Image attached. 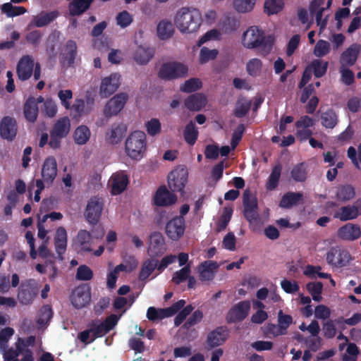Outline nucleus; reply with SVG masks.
<instances>
[{
    "label": "nucleus",
    "mask_w": 361,
    "mask_h": 361,
    "mask_svg": "<svg viewBox=\"0 0 361 361\" xmlns=\"http://www.w3.org/2000/svg\"><path fill=\"white\" fill-rule=\"evenodd\" d=\"M173 23L182 34L195 33L202 25L201 13L198 9L192 7H182L176 12Z\"/></svg>",
    "instance_id": "1"
},
{
    "label": "nucleus",
    "mask_w": 361,
    "mask_h": 361,
    "mask_svg": "<svg viewBox=\"0 0 361 361\" xmlns=\"http://www.w3.org/2000/svg\"><path fill=\"white\" fill-rule=\"evenodd\" d=\"M243 46L249 49L259 48L263 56L269 54L272 49V39L266 37L264 32L257 26L249 27L242 36Z\"/></svg>",
    "instance_id": "2"
},
{
    "label": "nucleus",
    "mask_w": 361,
    "mask_h": 361,
    "mask_svg": "<svg viewBox=\"0 0 361 361\" xmlns=\"http://www.w3.org/2000/svg\"><path fill=\"white\" fill-rule=\"evenodd\" d=\"M147 138L144 132L136 130L128 135L125 143L126 154L132 159L140 160L145 153Z\"/></svg>",
    "instance_id": "3"
},
{
    "label": "nucleus",
    "mask_w": 361,
    "mask_h": 361,
    "mask_svg": "<svg viewBox=\"0 0 361 361\" xmlns=\"http://www.w3.org/2000/svg\"><path fill=\"white\" fill-rule=\"evenodd\" d=\"M188 67L179 61H167L163 63L158 71L160 78L165 80H176L188 75Z\"/></svg>",
    "instance_id": "4"
},
{
    "label": "nucleus",
    "mask_w": 361,
    "mask_h": 361,
    "mask_svg": "<svg viewBox=\"0 0 361 361\" xmlns=\"http://www.w3.org/2000/svg\"><path fill=\"white\" fill-rule=\"evenodd\" d=\"M331 4L332 0H313L310 4V12L315 17L320 30L324 29L327 24L328 11Z\"/></svg>",
    "instance_id": "5"
},
{
    "label": "nucleus",
    "mask_w": 361,
    "mask_h": 361,
    "mask_svg": "<svg viewBox=\"0 0 361 361\" xmlns=\"http://www.w3.org/2000/svg\"><path fill=\"white\" fill-rule=\"evenodd\" d=\"M34 71L35 80H38L41 75L40 66L38 63H35L34 59L29 56H23L18 62L17 66V74L18 78L21 80H25L30 78Z\"/></svg>",
    "instance_id": "6"
},
{
    "label": "nucleus",
    "mask_w": 361,
    "mask_h": 361,
    "mask_svg": "<svg viewBox=\"0 0 361 361\" xmlns=\"http://www.w3.org/2000/svg\"><path fill=\"white\" fill-rule=\"evenodd\" d=\"M329 66V62L322 59H314L306 67L301 81L299 84V87H303L311 79L312 75L316 78H321L326 73Z\"/></svg>",
    "instance_id": "7"
},
{
    "label": "nucleus",
    "mask_w": 361,
    "mask_h": 361,
    "mask_svg": "<svg viewBox=\"0 0 361 361\" xmlns=\"http://www.w3.org/2000/svg\"><path fill=\"white\" fill-rule=\"evenodd\" d=\"M104 207V201L97 196L92 197L87 203L84 216L87 221L92 224H97L102 216Z\"/></svg>",
    "instance_id": "8"
},
{
    "label": "nucleus",
    "mask_w": 361,
    "mask_h": 361,
    "mask_svg": "<svg viewBox=\"0 0 361 361\" xmlns=\"http://www.w3.org/2000/svg\"><path fill=\"white\" fill-rule=\"evenodd\" d=\"M188 172L183 166L173 169L168 176V185L173 192H183L188 182Z\"/></svg>",
    "instance_id": "9"
},
{
    "label": "nucleus",
    "mask_w": 361,
    "mask_h": 361,
    "mask_svg": "<svg viewBox=\"0 0 361 361\" xmlns=\"http://www.w3.org/2000/svg\"><path fill=\"white\" fill-rule=\"evenodd\" d=\"M352 260L353 257L350 252L338 247H332L326 255L327 263L336 268L346 267Z\"/></svg>",
    "instance_id": "10"
},
{
    "label": "nucleus",
    "mask_w": 361,
    "mask_h": 361,
    "mask_svg": "<svg viewBox=\"0 0 361 361\" xmlns=\"http://www.w3.org/2000/svg\"><path fill=\"white\" fill-rule=\"evenodd\" d=\"M121 76L118 73H113L101 80L99 95L102 98H107L114 94L121 85Z\"/></svg>",
    "instance_id": "11"
},
{
    "label": "nucleus",
    "mask_w": 361,
    "mask_h": 361,
    "mask_svg": "<svg viewBox=\"0 0 361 361\" xmlns=\"http://www.w3.org/2000/svg\"><path fill=\"white\" fill-rule=\"evenodd\" d=\"M128 99V95L126 93H118L111 97L104 106V115L107 117L116 116L124 107Z\"/></svg>",
    "instance_id": "12"
},
{
    "label": "nucleus",
    "mask_w": 361,
    "mask_h": 361,
    "mask_svg": "<svg viewBox=\"0 0 361 361\" xmlns=\"http://www.w3.org/2000/svg\"><path fill=\"white\" fill-rule=\"evenodd\" d=\"M128 184V174L123 171H118L110 176L107 185L113 195L122 193Z\"/></svg>",
    "instance_id": "13"
},
{
    "label": "nucleus",
    "mask_w": 361,
    "mask_h": 361,
    "mask_svg": "<svg viewBox=\"0 0 361 361\" xmlns=\"http://www.w3.org/2000/svg\"><path fill=\"white\" fill-rule=\"evenodd\" d=\"M38 293L37 286L34 280H29L21 283L17 298L18 301L24 305H30Z\"/></svg>",
    "instance_id": "14"
},
{
    "label": "nucleus",
    "mask_w": 361,
    "mask_h": 361,
    "mask_svg": "<svg viewBox=\"0 0 361 361\" xmlns=\"http://www.w3.org/2000/svg\"><path fill=\"white\" fill-rule=\"evenodd\" d=\"M94 101L93 99L86 100L75 99L69 111L73 118L78 121L90 114L94 109Z\"/></svg>",
    "instance_id": "15"
},
{
    "label": "nucleus",
    "mask_w": 361,
    "mask_h": 361,
    "mask_svg": "<svg viewBox=\"0 0 361 361\" xmlns=\"http://www.w3.org/2000/svg\"><path fill=\"white\" fill-rule=\"evenodd\" d=\"M185 302L180 300L172 306L164 309H155L149 307L147 310V317L149 320H159L175 314L179 310L184 307Z\"/></svg>",
    "instance_id": "16"
},
{
    "label": "nucleus",
    "mask_w": 361,
    "mask_h": 361,
    "mask_svg": "<svg viewBox=\"0 0 361 361\" xmlns=\"http://www.w3.org/2000/svg\"><path fill=\"white\" fill-rule=\"evenodd\" d=\"M166 234L172 240H178L185 231V221L183 217L176 216L166 224Z\"/></svg>",
    "instance_id": "17"
},
{
    "label": "nucleus",
    "mask_w": 361,
    "mask_h": 361,
    "mask_svg": "<svg viewBox=\"0 0 361 361\" xmlns=\"http://www.w3.org/2000/svg\"><path fill=\"white\" fill-rule=\"evenodd\" d=\"M57 162L54 157H49L45 159L42 166L41 175L42 181L50 185L53 183L57 176Z\"/></svg>",
    "instance_id": "18"
},
{
    "label": "nucleus",
    "mask_w": 361,
    "mask_h": 361,
    "mask_svg": "<svg viewBox=\"0 0 361 361\" xmlns=\"http://www.w3.org/2000/svg\"><path fill=\"white\" fill-rule=\"evenodd\" d=\"M17 124L14 118L10 116H4L0 121L1 137L9 141H12L17 134Z\"/></svg>",
    "instance_id": "19"
},
{
    "label": "nucleus",
    "mask_w": 361,
    "mask_h": 361,
    "mask_svg": "<svg viewBox=\"0 0 361 361\" xmlns=\"http://www.w3.org/2000/svg\"><path fill=\"white\" fill-rule=\"evenodd\" d=\"M250 309L248 301H243L235 305L228 312L226 319L228 322H235L244 319Z\"/></svg>",
    "instance_id": "20"
},
{
    "label": "nucleus",
    "mask_w": 361,
    "mask_h": 361,
    "mask_svg": "<svg viewBox=\"0 0 361 361\" xmlns=\"http://www.w3.org/2000/svg\"><path fill=\"white\" fill-rule=\"evenodd\" d=\"M166 250L164 238L159 233H154L150 235L147 252L151 257H156L163 254Z\"/></svg>",
    "instance_id": "21"
},
{
    "label": "nucleus",
    "mask_w": 361,
    "mask_h": 361,
    "mask_svg": "<svg viewBox=\"0 0 361 361\" xmlns=\"http://www.w3.org/2000/svg\"><path fill=\"white\" fill-rule=\"evenodd\" d=\"M71 302L76 308H82L90 300V293L89 288L85 286L77 287L72 293Z\"/></svg>",
    "instance_id": "22"
},
{
    "label": "nucleus",
    "mask_w": 361,
    "mask_h": 361,
    "mask_svg": "<svg viewBox=\"0 0 361 361\" xmlns=\"http://www.w3.org/2000/svg\"><path fill=\"white\" fill-rule=\"evenodd\" d=\"M92 235L86 230H80L73 240L75 249L80 252H90L92 250Z\"/></svg>",
    "instance_id": "23"
},
{
    "label": "nucleus",
    "mask_w": 361,
    "mask_h": 361,
    "mask_svg": "<svg viewBox=\"0 0 361 361\" xmlns=\"http://www.w3.org/2000/svg\"><path fill=\"white\" fill-rule=\"evenodd\" d=\"M219 264L214 261H205L197 267L199 279L202 281H210L214 279Z\"/></svg>",
    "instance_id": "24"
},
{
    "label": "nucleus",
    "mask_w": 361,
    "mask_h": 361,
    "mask_svg": "<svg viewBox=\"0 0 361 361\" xmlns=\"http://www.w3.org/2000/svg\"><path fill=\"white\" fill-rule=\"evenodd\" d=\"M337 235L343 240L353 241L361 236V228L358 225L349 223L338 230Z\"/></svg>",
    "instance_id": "25"
},
{
    "label": "nucleus",
    "mask_w": 361,
    "mask_h": 361,
    "mask_svg": "<svg viewBox=\"0 0 361 361\" xmlns=\"http://www.w3.org/2000/svg\"><path fill=\"white\" fill-rule=\"evenodd\" d=\"M360 214V211L357 205L348 204L337 209L334 214V217L341 221H347L356 219Z\"/></svg>",
    "instance_id": "26"
},
{
    "label": "nucleus",
    "mask_w": 361,
    "mask_h": 361,
    "mask_svg": "<svg viewBox=\"0 0 361 361\" xmlns=\"http://www.w3.org/2000/svg\"><path fill=\"white\" fill-rule=\"evenodd\" d=\"M176 201L177 197L169 192L165 186L160 187L154 197V202L157 206H169Z\"/></svg>",
    "instance_id": "27"
},
{
    "label": "nucleus",
    "mask_w": 361,
    "mask_h": 361,
    "mask_svg": "<svg viewBox=\"0 0 361 361\" xmlns=\"http://www.w3.org/2000/svg\"><path fill=\"white\" fill-rule=\"evenodd\" d=\"M119 317L112 314L104 322H96L93 324L92 329L96 337L104 336L118 322Z\"/></svg>",
    "instance_id": "28"
},
{
    "label": "nucleus",
    "mask_w": 361,
    "mask_h": 361,
    "mask_svg": "<svg viewBox=\"0 0 361 361\" xmlns=\"http://www.w3.org/2000/svg\"><path fill=\"white\" fill-rule=\"evenodd\" d=\"M247 75L252 78H259L266 72V68L262 61L259 58H252L245 64Z\"/></svg>",
    "instance_id": "29"
},
{
    "label": "nucleus",
    "mask_w": 361,
    "mask_h": 361,
    "mask_svg": "<svg viewBox=\"0 0 361 361\" xmlns=\"http://www.w3.org/2000/svg\"><path fill=\"white\" fill-rule=\"evenodd\" d=\"M361 46L358 44H353L343 52L340 59V64L342 66H353L360 51Z\"/></svg>",
    "instance_id": "30"
},
{
    "label": "nucleus",
    "mask_w": 361,
    "mask_h": 361,
    "mask_svg": "<svg viewBox=\"0 0 361 361\" xmlns=\"http://www.w3.org/2000/svg\"><path fill=\"white\" fill-rule=\"evenodd\" d=\"M293 319L291 316L285 314L282 310L278 313V325H272V334L274 336L283 335L291 324Z\"/></svg>",
    "instance_id": "31"
},
{
    "label": "nucleus",
    "mask_w": 361,
    "mask_h": 361,
    "mask_svg": "<svg viewBox=\"0 0 361 361\" xmlns=\"http://www.w3.org/2000/svg\"><path fill=\"white\" fill-rule=\"evenodd\" d=\"M334 193V197L340 202L350 201L355 196V188L350 185H339L335 188Z\"/></svg>",
    "instance_id": "32"
},
{
    "label": "nucleus",
    "mask_w": 361,
    "mask_h": 361,
    "mask_svg": "<svg viewBox=\"0 0 361 361\" xmlns=\"http://www.w3.org/2000/svg\"><path fill=\"white\" fill-rule=\"evenodd\" d=\"M68 241L67 231L63 226H59L55 232L54 245L56 252L61 255L66 250Z\"/></svg>",
    "instance_id": "33"
},
{
    "label": "nucleus",
    "mask_w": 361,
    "mask_h": 361,
    "mask_svg": "<svg viewBox=\"0 0 361 361\" xmlns=\"http://www.w3.org/2000/svg\"><path fill=\"white\" fill-rule=\"evenodd\" d=\"M153 57V51L149 48L139 46L133 54V60L139 65H146Z\"/></svg>",
    "instance_id": "34"
},
{
    "label": "nucleus",
    "mask_w": 361,
    "mask_h": 361,
    "mask_svg": "<svg viewBox=\"0 0 361 361\" xmlns=\"http://www.w3.org/2000/svg\"><path fill=\"white\" fill-rule=\"evenodd\" d=\"M71 128L70 118L68 116H63L56 120L51 130L65 138L68 135Z\"/></svg>",
    "instance_id": "35"
},
{
    "label": "nucleus",
    "mask_w": 361,
    "mask_h": 361,
    "mask_svg": "<svg viewBox=\"0 0 361 361\" xmlns=\"http://www.w3.org/2000/svg\"><path fill=\"white\" fill-rule=\"evenodd\" d=\"M207 98L202 94H195L188 97L185 101V106L191 111H199L204 107Z\"/></svg>",
    "instance_id": "36"
},
{
    "label": "nucleus",
    "mask_w": 361,
    "mask_h": 361,
    "mask_svg": "<svg viewBox=\"0 0 361 361\" xmlns=\"http://www.w3.org/2000/svg\"><path fill=\"white\" fill-rule=\"evenodd\" d=\"M25 343L23 340L18 338L17 342L16 343L15 348L8 349H0L1 352L3 354V357L5 361H11L12 360L16 359L18 355L23 353L25 348Z\"/></svg>",
    "instance_id": "37"
},
{
    "label": "nucleus",
    "mask_w": 361,
    "mask_h": 361,
    "mask_svg": "<svg viewBox=\"0 0 361 361\" xmlns=\"http://www.w3.org/2000/svg\"><path fill=\"white\" fill-rule=\"evenodd\" d=\"M228 336V334L223 328L212 331L207 336V344L213 348L223 344Z\"/></svg>",
    "instance_id": "38"
},
{
    "label": "nucleus",
    "mask_w": 361,
    "mask_h": 361,
    "mask_svg": "<svg viewBox=\"0 0 361 361\" xmlns=\"http://www.w3.org/2000/svg\"><path fill=\"white\" fill-rule=\"evenodd\" d=\"M91 137L90 128L85 125L78 126L73 133V140L75 144L78 145H85Z\"/></svg>",
    "instance_id": "39"
},
{
    "label": "nucleus",
    "mask_w": 361,
    "mask_h": 361,
    "mask_svg": "<svg viewBox=\"0 0 361 361\" xmlns=\"http://www.w3.org/2000/svg\"><path fill=\"white\" fill-rule=\"evenodd\" d=\"M58 16L59 13L56 11H53L49 13L42 12L33 18L32 24L36 27H43L55 20Z\"/></svg>",
    "instance_id": "40"
},
{
    "label": "nucleus",
    "mask_w": 361,
    "mask_h": 361,
    "mask_svg": "<svg viewBox=\"0 0 361 361\" xmlns=\"http://www.w3.org/2000/svg\"><path fill=\"white\" fill-rule=\"evenodd\" d=\"M127 130L126 125L115 123L111 126L108 133V139L111 143H117L123 137Z\"/></svg>",
    "instance_id": "41"
},
{
    "label": "nucleus",
    "mask_w": 361,
    "mask_h": 361,
    "mask_svg": "<svg viewBox=\"0 0 361 361\" xmlns=\"http://www.w3.org/2000/svg\"><path fill=\"white\" fill-rule=\"evenodd\" d=\"M284 7V0H265L264 11L268 16L276 15L281 12Z\"/></svg>",
    "instance_id": "42"
},
{
    "label": "nucleus",
    "mask_w": 361,
    "mask_h": 361,
    "mask_svg": "<svg viewBox=\"0 0 361 361\" xmlns=\"http://www.w3.org/2000/svg\"><path fill=\"white\" fill-rule=\"evenodd\" d=\"M221 39V32L219 30L213 28L207 31L202 35L197 42V47H202L204 44L213 42L220 41Z\"/></svg>",
    "instance_id": "43"
},
{
    "label": "nucleus",
    "mask_w": 361,
    "mask_h": 361,
    "mask_svg": "<svg viewBox=\"0 0 361 361\" xmlns=\"http://www.w3.org/2000/svg\"><path fill=\"white\" fill-rule=\"evenodd\" d=\"M157 35L161 39H167L174 32L173 25L170 21L163 20L157 25Z\"/></svg>",
    "instance_id": "44"
},
{
    "label": "nucleus",
    "mask_w": 361,
    "mask_h": 361,
    "mask_svg": "<svg viewBox=\"0 0 361 361\" xmlns=\"http://www.w3.org/2000/svg\"><path fill=\"white\" fill-rule=\"evenodd\" d=\"M219 51L216 49H209L207 47H202L198 54V62L203 65L214 61L216 59Z\"/></svg>",
    "instance_id": "45"
},
{
    "label": "nucleus",
    "mask_w": 361,
    "mask_h": 361,
    "mask_svg": "<svg viewBox=\"0 0 361 361\" xmlns=\"http://www.w3.org/2000/svg\"><path fill=\"white\" fill-rule=\"evenodd\" d=\"M302 200V195L300 192H288L282 197L280 207L283 208H290L297 205Z\"/></svg>",
    "instance_id": "46"
},
{
    "label": "nucleus",
    "mask_w": 361,
    "mask_h": 361,
    "mask_svg": "<svg viewBox=\"0 0 361 361\" xmlns=\"http://www.w3.org/2000/svg\"><path fill=\"white\" fill-rule=\"evenodd\" d=\"M256 4V0H233V8L238 13L251 12Z\"/></svg>",
    "instance_id": "47"
},
{
    "label": "nucleus",
    "mask_w": 361,
    "mask_h": 361,
    "mask_svg": "<svg viewBox=\"0 0 361 361\" xmlns=\"http://www.w3.org/2000/svg\"><path fill=\"white\" fill-rule=\"evenodd\" d=\"M233 209L231 207L224 208L220 216L216 219L215 229L220 232L225 229L232 216Z\"/></svg>",
    "instance_id": "48"
},
{
    "label": "nucleus",
    "mask_w": 361,
    "mask_h": 361,
    "mask_svg": "<svg viewBox=\"0 0 361 361\" xmlns=\"http://www.w3.org/2000/svg\"><path fill=\"white\" fill-rule=\"evenodd\" d=\"M38 114V107L34 98L27 99L24 107V114L26 119L30 122L35 121Z\"/></svg>",
    "instance_id": "49"
},
{
    "label": "nucleus",
    "mask_w": 361,
    "mask_h": 361,
    "mask_svg": "<svg viewBox=\"0 0 361 361\" xmlns=\"http://www.w3.org/2000/svg\"><path fill=\"white\" fill-rule=\"evenodd\" d=\"M1 10L7 16V17L9 18L23 15L27 12L25 8L23 6H13L11 3H5L1 5Z\"/></svg>",
    "instance_id": "50"
},
{
    "label": "nucleus",
    "mask_w": 361,
    "mask_h": 361,
    "mask_svg": "<svg viewBox=\"0 0 361 361\" xmlns=\"http://www.w3.org/2000/svg\"><path fill=\"white\" fill-rule=\"evenodd\" d=\"M92 0H74L70 5L69 9L72 15H79L86 11Z\"/></svg>",
    "instance_id": "51"
},
{
    "label": "nucleus",
    "mask_w": 361,
    "mask_h": 361,
    "mask_svg": "<svg viewBox=\"0 0 361 361\" xmlns=\"http://www.w3.org/2000/svg\"><path fill=\"white\" fill-rule=\"evenodd\" d=\"M202 86V82L200 78H192L185 80L180 85V89L184 92H192L200 90Z\"/></svg>",
    "instance_id": "52"
},
{
    "label": "nucleus",
    "mask_w": 361,
    "mask_h": 361,
    "mask_svg": "<svg viewBox=\"0 0 361 361\" xmlns=\"http://www.w3.org/2000/svg\"><path fill=\"white\" fill-rule=\"evenodd\" d=\"M306 288L314 301L320 302L322 300V292L323 286L322 283L311 282L306 285Z\"/></svg>",
    "instance_id": "53"
},
{
    "label": "nucleus",
    "mask_w": 361,
    "mask_h": 361,
    "mask_svg": "<svg viewBox=\"0 0 361 361\" xmlns=\"http://www.w3.org/2000/svg\"><path fill=\"white\" fill-rule=\"evenodd\" d=\"M183 135L186 142L190 145H193L198 136V131L195 125L193 123L188 124L185 126Z\"/></svg>",
    "instance_id": "54"
},
{
    "label": "nucleus",
    "mask_w": 361,
    "mask_h": 361,
    "mask_svg": "<svg viewBox=\"0 0 361 361\" xmlns=\"http://www.w3.org/2000/svg\"><path fill=\"white\" fill-rule=\"evenodd\" d=\"M58 97L61 104L66 110H70L71 105V99H73V92L71 90H61L58 92Z\"/></svg>",
    "instance_id": "55"
},
{
    "label": "nucleus",
    "mask_w": 361,
    "mask_h": 361,
    "mask_svg": "<svg viewBox=\"0 0 361 361\" xmlns=\"http://www.w3.org/2000/svg\"><path fill=\"white\" fill-rule=\"evenodd\" d=\"M322 123L326 128H332L337 123V116L332 110H328L322 114Z\"/></svg>",
    "instance_id": "56"
},
{
    "label": "nucleus",
    "mask_w": 361,
    "mask_h": 361,
    "mask_svg": "<svg viewBox=\"0 0 361 361\" xmlns=\"http://www.w3.org/2000/svg\"><path fill=\"white\" fill-rule=\"evenodd\" d=\"M156 267L157 261L154 259L146 260L142 266V269L140 273V279L141 280L147 279L154 270Z\"/></svg>",
    "instance_id": "57"
},
{
    "label": "nucleus",
    "mask_w": 361,
    "mask_h": 361,
    "mask_svg": "<svg viewBox=\"0 0 361 361\" xmlns=\"http://www.w3.org/2000/svg\"><path fill=\"white\" fill-rule=\"evenodd\" d=\"M219 27L224 32L230 33L238 30L239 24L234 18H227L220 21Z\"/></svg>",
    "instance_id": "58"
},
{
    "label": "nucleus",
    "mask_w": 361,
    "mask_h": 361,
    "mask_svg": "<svg viewBox=\"0 0 361 361\" xmlns=\"http://www.w3.org/2000/svg\"><path fill=\"white\" fill-rule=\"evenodd\" d=\"M42 111L45 116L52 118L54 117L58 111L56 103L51 99H47L44 101Z\"/></svg>",
    "instance_id": "59"
},
{
    "label": "nucleus",
    "mask_w": 361,
    "mask_h": 361,
    "mask_svg": "<svg viewBox=\"0 0 361 361\" xmlns=\"http://www.w3.org/2000/svg\"><path fill=\"white\" fill-rule=\"evenodd\" d=\"M147 133L151 136H154L161 133V126L159 119L151 118L145 124Z\"/></svg>",
    "instance_id": "60"
},
{
    "label": "nucleus",
    "mask_w": 361,
    "mask_h": 361,
    "mask_svg": "<svg viewBox=\"0 0 361 361\" xmlns=\"http://www.w3.org/2000/svg\"><path fill=\"white\" fill-rule=\"evenodd\" d=\"M137 265V261L134 257H130L128 260H126L123 263L116 266L114 269H116V271H118V273L121 271L129 273L135 269Z\"/></svg>",
    "instance_id": "61"
},
{
    "label": "nucleus",
    "mask_w": 361,
    "mask_h": 361,
    "mask_svg": "<svg viewBox=\"0 0 361 361\" xmlns=\"http://www.w3.org/2000/svg\"><path fill=\"white\" fill-rule=\"evenodd\" d=\"M281 166L278 165L276 166L273 170L272 172L268 179V181L267 183V188L268 190H273L274 189L277 185L278 182L281 176Z\"/></svg>",
    "instance_id": "62"
},
{
    "label": "nucleus",
    "mask_w": 361,
    "mask_h": 361,
    "mask_svg": "<svg viewBox=\"0 0 361 361\" xmlns=\"http://www.w3.org/2000/svg\"><path fill=\"white\" fill-rule=\"evenodd\" d=\"M190 274L191 270L190 266H185L173 274L172 277V281L176 284H179L186 281L187 279L189 277V275H190Z\"/></svg>",
    "instance_id": "63"
},
{
    "label": "nucleus",
    "mask_w": 361,
    "mask_h": 361,
    "mask_svg": "<svg viewBox=\"0 0 361 361\" xmlns=\"http://www.w3.org/2000/svg\"><path fill=\"white\" fill-rule=\"evenodd\" d=\"M330 51V44L324 40H319L314 49V54L317 57H322Z\"/></svg>",
    "instance_id": "64"
}]
</instances>
